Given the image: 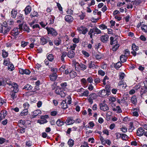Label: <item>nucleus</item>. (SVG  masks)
<instances>
[{
  "instance_id": "bf43d9fd",
  "label": "nucleus",
  "mask_w": 147,
  "mask_h": 147,
  "mask_svg": "<svg viewBox=\"0 0 147 147\" xmlns=\"http://www.w3.org/2000/svg\"><path fill=\"white\" fill-rule=\"evenodd\" d=\"M47 120L46 119H42V120H40L39 122V123L40 124H43L44 123H47Z\"/></svg>"
},
{
  "instance_id": "6e6552de",
  "label": "nucleus",
  "mask_w": 147,
  "mask_h": 147,
  "mask_svg": "<svg viewBox=\"0 0 147 147\" xmlns=\"http://www.w3.org/2000/svg\"><path fill=\"white\" fill-rule=\"evenodd\" d=\"M55 92L57 94L60 95L62 97H64L65 96V93L61 88L56 89L55 90Z\"/></svg>"
},
{
  "instance_id": "f8f14e48",
  "label": "nucleus",
  "mask_w": 147,
  "mask_h": 147,
  "mask_svg": "<svg viewBox=\"0 0 147 147\" xmlns=\"http://www.w3.org/2000/svg\"><path fill=\"white\" fill-rule=\"evenodd\" d=\"M65 20L67 22L70 23L73 22L74 18L71 16L67 15L65 16Z\"/></svg>"
},
{
  "instance_id": "a19ab883",
  "label": "nucleus",
  "mask_w": 147,
  "mask_h": 147,
  "mask_svg": "<svg viewBox=\"0 0 147 147\" xmlns=\"http://www.w3.org/2000/svg\"><path fill=\"white\" fill-rule=\"evenodd\" d=\"M119 44H116L112 48V50L113 51H115L117 50L119 47Z\"/></svg>"
},
{
  "instance_id": "603ef678",
  "label": "nucleus",
  "mask_w": 147,
  "mask_h": 147,
  "mask_svg": "<svg viewBox=\"0 0 147 147\" xmlns=\"http://www.w3.org/2000/svg\"><path fill=\"white\" fill-rule=\"evenodd\" d=\"M100 140L101 141L102 144L103 145H105L106 140L104 139L101 135H100Z\"/></svg>"
},
{
  "instance_id": "393cba45",
  "label": "nucleus",
  "mask_w": 147,
  "mask_h": 147,
  "mask_svg": "<svg viewBox=\"0 0 147 147\" xmlns=\"http://www.w3.org/2000/svg\"><path fill=\"white\" fill-rule=\"evenodd\" d=\"M17 13V11L15 9H13L11 11V17L13 18H15Z\"/></svg>"
},
{
  "instance_id": "5fc2aeb1",
  "label": "nucleus",
  "mask_w": 147,
  "mask_h": 147,
  "mask_svg": "<svg viewBox=\"0 0 147 147\" xmlns=\"http://www.w3.org/2000/svg\"><path fill=\"white\" fill-rule=\"evenodd\" d=\"M124 52L125 53L124 55L127 57V56H128L130 54L129 51L127 49L125 50Z\"/></svg>"
},
{
  "instance_id": "49530a36",
  "label": "nucleus",
  "mask_w": 147,
  "mask_h": 147,
  "mask_svg": "<svg viewBox=\"0 0 147 147\" xmlns=\"http://www.w3.org/2000/svg\"><path fill=\"white\" fill-rule=\"evenodd\" d=\"M28 113V110L27 109H25L21 113V116H25Z\"/></svg>"
},
{
  "instance_id": "f03ea898",
  "label": "nucleus",
  "mask_w": 147,
  "mask_h": 147,
  "mask_svg": "<svg viewBox=\"0 0 147 147\" xmlns=\"http://www.w3.org/2000/svg\"><path fill=\"white\" fill-rule=\"evenodd\" d=\"M46 29L47 31L48 34H50L53 37L56 36L58 34V33L56 30L52 28H49L47 27Z\"/></svg>"
},
{
  "instance_id": "2f4dec72",
  "label": "nucleus",
  "mask_w": 147,
  "mask_h": 147,
  "mask_svg": "<svg viewBox=\"0 0 147 147\" xmlns=\"http://www.w3.org/2000/svg\"><path fill=\"white\" fill-rule=\"evenodd\" d=\"M47 59L49 61L52 62L54 59V57L53 54H49L48 55Z\"/></svg>"
},
{
  "instance_id": "0eeeda50",
  "label": "nucleus",
  "mask_w": 147,
  "mask_h": 147,
  "mask_svg": "<svg viewBox=\"0 0 147 147\" xmlns=\"http://www.w3.org/2000/svg\"><path fill=\"white\" fill-rule=\"evenodd\" d=\"M100 109L104 111H106L109 109L107 105L105 103H101L100 104Z\"/></svg>"
},
{
  "instance_id": "f257e3e1",
  "label": "nucleus",
  "mask_w": 147,
  "mask_h": 147,
  "mask_svg": "<svg viewBox=\"0 0 147 147\" xmlns=\"http://www.w3.org/2000/svg\"><path fill=\"white\" fill-rule=\"evenodd\" d=\"M14 86H13V87L12 88V87L11 86L10 89L11 91L10 93V95L11 96V98L13 100H14L15 98H16L17 96L16 95V93H17L18 91V85H14Z\"/></svg>"
},
{
  "instance_id": "412c9836",
  "label": "nucleus",
  "mask_w": 147,
  "mask_h": 147,
  "mask_svg": "<svg viewBox=\"0 0 147 147\" xmlns=\"http://www.w3.org/2000/svg\"><path fill=\"white\" fill-rule=\"evenodd\" d=\"M61 40L59 37H58L55 39L54 40V42L55 45L57 46H58L61 43Z\"/></svg>"
},
{
  "instance_id": "5701e85b",
  "label": "nucleus",
  "mask_w": 147,
  "mask_h": 147,
  "mask_svg": "<svg viewBox=\"0 0 147 147\" xmlns=\"http://www.w3.org/2000/svg\"><path fill=\"white\" fill-rule=\"evenodd\" d=\"M57 125L60 127L64 124V121L60 119H58L56 122Z\"/></svg>"
},
{
  "instance_id": "b1692460",
  "label": "nucleus",
  "mask_w": 147,
  "mask_h": 147,
  "mask_svg": "<svg viewBox=\"0 0 147 147\" xmlns=\"http://www.w3.org/2000/svg\"><path fill=\"white\" fill-rule=\"evenodd\" d=\"M66 100H63L61 104V107L63 109H65L68 107V106L66 103Z\"/></svg>"
},
{
  "instance_id": "338daca9",
  "label": "nucleus",
  "mask_w": 147,
  "mask_h": 147,
  "mask_svg": "<svg viewBox=\"0 0 147 147\" xmlns=\"http://www.w3.org/2000/svg\"><path fill=\"white\" fill-rule=\"evenodd\" d=\"M87 81L90 83H92L93 81V79L91 77H89L87 79Z\"/></svg>"
},
{
  "instance_id": "c03bdc74",
  "label": "nucleus",
  "mask_w": 147,
  "mask_h": 147,
  "mask_svg": "<svg viewBox=\"0 0 147 147\" xmlns=\"http://www.w3.org/2000/svg\"><path fill=\"white\" fill-rule=\"evenodd\" d=\"M121 138L123 140H126L128 139V136L125 134H122L121 135Z\"/></svg>"
},
{
  "instance_id": "4468645a",
  "label": "nucleus",
  "mask_w": 147,
  "mask_h": 147,
  "mask_svg": "<svg viewBox=\"0 0 147 147\" xmlns=\"http://www.w3.org/2000/svg\"><path fill=\"white\" fill-rule=\"evenodd\" d=\"M18 29H19L18 28H14L11 32V34L13 36H16L18 35L19 33Z\"/></svg>"
},
{
  "instance_id": "052dcab7",
  "label": "nucleus",
  "mask_w": 147,
  "mask_h": 147,
  "mask_svg": "<svg viewBox=\"0 0 147 147\" xmlns=\"http://www.w3.org/2000/svg\"><path fill=\"white\" fill-rule=\"evenodd\" d=\"M29 106V105L27 102H26L23 104V106L25 109H27Z\"/></svg>"
},
{
  "instance_id": "680f3d73",
  "label": "nucleus",
  "mask_w": 147,
  "mask_h": 147,
  "mask_svg": "<svg viewBox=\"0 0 147 147\" xmlns=\"http://www.w3.org/2000/svg\"><path fill=\"white\" fill-rule=\"evenodd\" d=\"M73 42L76 43H77L79 42V38H74L73 40Z\"/></svg>"
},
{
  "instance_id": "ddd939ff",
  "label": "nucleus",
  "mask_w": 147,
  "mask_h": 147,
  "mask_svg": "<svg viewBox=\"0 0 147 147\" xmlns=\"http://www.w3.org/2000/svg\"><path fill=\"white\" fill-rule=\"evenodd\" d=\"M19 72L22 74L29 75L30 73V71L29 70L27 69H20Z\"/></svg>"
},
{
  "instance_id": "f3484780",
  "label": "nucleus",
  "mask_w": 147,
  "mask_h": 147,
  "mask_svg": "<svg viewBox=\"0 0 147 147\" xmlns=\"http://www.w3.org/2000/svg\"><path fill=\"white\" fill-rule=\"evenodd\" d=\"M25 12V14L26 15L28 14L31 11V8L29 5L27 6L24 10Z\"/></svg>"
},
{
  "instance_id": "8fccbe9b",
  "label": "nucleus",
  "mask_w": 147,
  "mask_h": 147,
  "mask_svg": "<svg viewBox=\"0 0 147 147\" xmlns=\"http://www.w3.org/2000/svg\"><path fill=\"white\" fill-rule=\"evenodd\" d=\"M8 69L10 71H12L14 69V65L13 64H10L8 66Z\"/></svg>"
},
{
  "instance_id": "774afa93",
  "label": "nucleus",
  "mask_w": 147,
  "mask_h": 147,
  "mask_svg": "<svg viewBox=\"0 0 147 147\" xmlns=\"http://www.w3.org/2000/svg\"><path fill=\"white\" fill-rule=\"evenodd\" d=\"M26 146L28 147H29L32 146V143L30 141H27L26 142Z\"/></svg>"
},
{
  "instance_id": "f704fd0d",
  "label": "nucleus",
  "mask_w": 147,
  "mask_h": 147,
  "mask_svg": "<svg viewBox=\"0 0 147 147\" xmlns=\"http://www.w3.org/2000/svg\"><path fill=\"white\" fill-rule=\"evenodd\" d=\"M131 100L132 103L133 104L136 103L137 101L136 96H133L131 98Z\"/></svg>"
},
{
  "instance_id": "e433bc0d",
  "label": "nucleus",
  "mask_w": 147,
  "mask_h": 147,
  "mask_svg": "<svg viewBox=\"0 0 147 147\" xmlns=\"http://www.w3.org/2000/svg\"><path fill=\"white\" fill-rule=\"evenodd\" d=\"M32 86L30 85L27 84L24 87L23 89H25L27 90H30L32 89Z\"/></svg>"
},
{
  "instance_id": "473e14b6",
  "label": "nucleus",
  "mask_w": 147,
  "mask_h": 147,
  "mask_svg": "<svg viewBox=\"0 0 147 147\" xmlns=\"http://www.w3.org/2000/svg\"><path fill=\"white\" fill-rule=\"evenodd\" d=\"M110 44L111 45H113L114 44H116L117 43V40L116 39H115L114 40V38L113 37H111L110 38Z\"/></svg>"
},
{
  "instance_id": "c9c22d12",
  "label": "nucleus",
  "mask_w": 147,
  "mask_h": 147,
  "mask_svg": "<svg viewBox=\"0 0 147 147\" xmlns=\"http://www.w3.org/2000/svg\"><path fill=\"white\" fill-rule=\"evenodd\" d=\"M69 75L71 78H73L75 77L77 75L76 73L74 71H72L70 72Z\"/></svg>"
},
{
  "instance_id": "c756f323",
  "label": "nucleus",
  "mask_w": 147,
  "mask_h": 147,
  "mask_svg": "<svg viewBox=\"0 0 147 147\" xmlns=\"http://www.w3.org/2000/svg\"><path fill=\"white\" fill-rule=\"evenodd\" d=\"M41 112L40 110H37L34 111L33 112V116H34V117H35L37 116L39 114H41Z\"/></svg>"
},
{
  "instance_id": "09e8293b",
  "label": "nucleus",
  "mask_w": 147,
  "mask_h": 147,
  "mask_svg": "<svg viewBox=\"0 0 147 147\" xmlns=\"http://www.w3.org/2000/svg\"><path fill=\"white\" fill-rule=\"evenodd\" d=\"M21 46L23 47H24L26 46L27 45L28 42H27L22 41L21 42Z\"/></svg>"
},
{
  "instance_id": "72a5a7b5",
  "label": "nucleus",
  "mask_w": 147,
  "mask_h": 147,
  "mask_svg": "<svg viewBox=\"0 0 147 147\" xmlns=\"http://www.w3.org/2000/svg\"><path fill=\"white\" fill-rule=\"evenodd\" d=\"M68 144L69 147H72L74 144V140L71 139H69L68 142Z\"/></svg>"
},
{
  "instance_id": "4d7b16f0",
  "label": "nucleus",
  "mask_w": 147,
  "mask_h": 147,
  "mask_svg": "<svg viewBox=\"0 0 147 147\" xmlns=\"http://www.w3.org/2000/svg\"><path fill=\"white\" fill-rule=\"evenodd\" d=\"M99 28L101 29H105L107 28V26L104 24H101L99 26Z\"/></svg>"
},
{
  "instance_id": "bb28decb",
  "label": "nucleus",
  "mask_w": 147,
  "mask_h": 147,
  "mask_svg": "<svg viewBox=\"0 0 147 147\" xmlns=\"http://www.w3.org/2000/svg\"><path fill=\"white\" fill-rule=\"evenodd\" d=\"M75 122V121L72 118H68L66 122L68 125L73 124Z\"/></svg>"
},
{
  "instance_id": "37998d69",
  "label": "nucleus",
  "mask_w": 147,
  "mask_h": 147,
  "mask_svg": "<svg viewBox=\"0 0 147 147\" xmlns=\"http://www.w3.org/2000/svg\"><path fill=\"white\" fill-rule=\"evenodd\" d=\"M30 16L32 18L35 17H37L38 16V13L34 11L31 13Z\"/></svg>"
},
{
  "instance_id": "9d476101",
  "label": "nucleus",
  "mask_w": 147,
  "mask_h": 147,
  "mask_svg": "<svg viewBox=\"0 0 147 147\" xmlns=\"http://www.w3.org/2000/svg\"><path fill=\"white\" fill-rule=\"evenodd\" d=\"M109 38V36L107 34L103 35L100 37L101 41L103 43H106L108 41Z\"/></svg>"
},
{
  "instance_id": "9b49d317",
  "label": "nucleus",
  "mask_w": 147,
  "mask_h": 147,
  "mask_svg": "<svg viewBox=\"0 0 147 147\" xmlns=\"http://www.w3.org/2000/svg\"><path fill=\"white\" fill-rule=\"evenodd\" d=\"M110 93V90H107L103 89L101 91L100 94L102 97H104L106 95H109Z\"/></svg>"
},
{
  "instance_id": "3c124183",
  "label": "nucleus",
  "mask_w": 147,
  "mask_h": 147,
  "mask_svg": "<svg viewBox=\"0 0 147 147\" xmlns=\"http://www.w3.org/2000/svg\"><path fill=\"white\" fill-rule=\"evenodd\" d=\"M122 65L121 63L120 62H118L117 63L115 64V67L116 69H118Z\"/></svg>"
},
{
  "instance_id": "de8ad7c7",
  "label": "nucleus",
  "mask_w": 147,
  "mask_h": 147,
  "mask_svg": "<svg viewBox=\"0 0 147 147\" xmlns=\"http://www.w3.org/2000/svg\"><path fill=\"white\" fill-rule=\"evenodd\" d=\"M134 127L133 123H130L129 124V128L128 130L130 131H132L134 129Z\"/></svg>"
},
{
  "instance_id": "c85d7f7f",
  "label": "nucleus",
  "mask_w": 147,
  "mask_h": 147,
  "mask_svg": "<svg viewBox=\"0 0 147 147\" xmlns=\"http://www.w3.org/2000/svg\"><path fill=\"white\" fill-rule=\"evenodd\" d=\"M55 18V17L53 16H51L50 17L48 18L49 21L48 22L49 24H52L54 23V20Z\"/></svg>"
},
{
  "instance_id": "4be33fe9",
  "label": "nucleus",
  "mask_w": 147,
  "mask_h": 147,
  "mask_svg": "<svg viewBox=\"0 0 147 147\" xmlns=\"http://www.w3.org/2000/svg\"><path fill=\"white\" fill-rule=\"evenodd\" d=\"M7 25V24H5V26H4V28L3 29L4 30V32H3V34H7L8 32H9L11 29V28L9 27H6V25Z\"/></svg>"
},
{
  "instance_id": "7ed1b4c3",
  "label": "nucleus",
  "mask_w": 147,
  "mask_h": 147,
  "mask_svg": "<svg viewBox=\"0 0 147 147\" xmlns=\"http://www.w3.org/2000/svg\"><path fill=\"white\" fill-rule=\"evenodd\" d=\"M97 97V95L95 93L90 94L87 98L88 102L90 104L93 103V100L96 99Z\"/></svg>"
},
{
  "instance_id": "aec40b11",
  "label": "nucleus",
  "mask_w": 147,
  "mask_h": 147,
  "mask_svg": "<svg viewBox=\"0 0 147 147\" xmlns=\"http://www.w3.org/2000/svg\"><path fill=\"white\" fill-rule=\"evenodd\" d=\"M94 30V34L93 35L94 36L95 34H100L101 33V31L98 28L96 27L95 26L93 28Z\"/></svg>"
},
{
  "instance_id": "0e129e2a",
  "label": "nucleus",
  "mask_w": 147,
  "mask_h": 147,
  "mask_svg": "<svg viewBox=\"0 0 147 147\" xmlns=\"http://www.w3.org/2000/svg\"><path fill=\"white\" fill-rule=\"evenodd\" d=\"M1 114L3 116L5 117L6 116L7 114L6 113V111L5 110H2L1 113Z\"/></svg>"
},
{
  "instance_id": "ea45409f",
  "label": "nucleus",
  "mask_w": 147,
  "mask_h": 147,
  "mask_svg": "<svg viewBox=\"0 0 147 147\" xmlns=\"http://www.w3.org/2000/svg\"><path fill=\"white\" fill-rule=\"evenodd\" d=\"M141 28L142 30L144 32H147V26L144 25L142 24L141 25Z\"/></svg>"
},
{
  "instance_id": "dca6fc26",
  "label": "nucleus",
  "mask_w": 147,
  "mask_h": 147,
  "mask_svg": "<svg viewBox=\"0 0 147 147\" xmlns=\"http://www.w3.org/2000/svg\"><path fill=\"white\" fill-rule=\"evenodd\" d=\"M67 56L70 58H72L74 57L75 55V53L72 50L69 51L67 53Z\"/></svg>"
},
{
  "instance_id": "58836bf2",
  "label": "nucleus",
  "mask_w": 147,
  "mask_h": 147,
  "mask_svg": "<svg viewBox=\"0 0 147 147\" xmlns=\"http://www.w3.org/2000/svg\"><path fill=\"white\" fill-rule=\"evenodd\" d=\"M67 55V53L66 52H63L62 53V55L61 57V60L62 61H64V57H65Z\"/></svg>"
},
{
  "instance_id": "6ab92c4d",
  "label": "nucleus",
  "mask_w": 147,
  "mask_h": 147,
  "mask_svg": "<svg viewBox=\"0 0 147 147\" xmlns=\"http://www.w3.org/2000/svg\"><path fill=\"white\" fill-rule=\"evenodd\" d=\"M77 65L78 67L80 66L81 70L83 71H84L87 68V66L82 63H80V64H78Z\"/></svg>"
},
{
  "instance_id": "79ce46f5",
  "label": "nucleus",
  "mask_w": 147,
  "mask_h": 147,
  "mask_svg": "<svg viewBox=\"0 0 147 147\" xmlns=\"http://www.w3.org/2000/svg\"><path fill=\"white\" fill-rule=\"evenodd\" d=\"M8 53V52L6 51L5 50H2V57L3 58H5L7 57Z\"/></svg>"
},
{
  "instance_id": "1a4fd4ad",
  "label": "nucleus",
  "mask_w": 147,
  "mask_h": 147,
  "mask_svg": "<svg viewBox=\"0 0 147 147\" xmlns=\"http://www.w3.org/2000/svg\"><path fill=\"white\" fill-rule=\"evenodd\" d=\"M144 130L142 128L139 127L137 131L136 134L137 136H141L144 135Z\"/></svg>"
},
{
  "instance_id": "6e6d98bb",
  "label": "nucleus",
  "mask_w": 147,
  "mask_h": 147,
  "mask_svg": "<svg viewBox=\"0 0 147 147\" xmlns=\"http://www.w3.org/2000/svg\"><path fill=\"white\" fill-rule=\"evenodd\" d=\"M9 63V59H5L4 61L3 64L4 65L7 66Z\"/></svg>"
},
{
  "instance_id": "7c9ffc66",
  "label": "nucleus",
  "mask_w": 147,
  "mask_h": 147,
  "mask_svg": "<svg viewBox=\"0 0 147 147\" xmlns=\"http://www.w3.org/2000/svg\"><path fill=\"white\" fill-rule=\"evenodd\" d=\"M89 92L88 90H85L83 91V93H81L80 95L81 96H88Z\"/></svg>"
},
{
  "instance_id": "a18cd8bd",
  "label": "nucleus",
  "mask_w": 147,
  "mask_h": 147,
  "mask_svg": "<svg viewBox=\"0 0 147 147\" xmlns=\"http://www.w3.org/2000/svg\"><path fill=\"white\" fill-rule=\"evenodd\" d=\"M132 49L133 51H137L139 49L138 47L136 46L135 44H132Z\"/></svg>"
},
{
  "instance_id": "2eb2a0df",
  "label": "nucleus",
  "mask_w": 147,
  "mask_h": 147,
  "mask_svg": "<svg viewBox=\"0 0 147 147\" xmlns=\"http://www.w3.org/2000/svg\"><path fill=\"white\" fill-rule=\"evenodd\" d=\"M5 82L6 83V84H8L9 85V88L10 89V88L11 87H12V88H14L13 86H14V85H15V84L16 85H17L16 83H12L11 81H10L9 80L7 79H5Z\"/></svg>"
},
{
  "instance_id": "20e7f679",
  "label": "nucleus",
  "mask_w": 147,
  "mask_h": 147,
  "mask_svg": "<svg viewBox=\"0 0 147 147\" xmlns=\"http://www.w3.org/2000/svg\"><path fill=\"white\" fill-rule=\"evenodd\" d=\"M140 89V92L141 93H145L147 92V81H144Z\"/></svg>"
},
{
  "instance_id": "a211bd4d",
  "label": "nucleus",
  "mask_w": 147,
  "mask_h": 147,
  "mask_svg": "<svg viewBox=\"0 0 147 147\" xmlns=\"http://www.w3.org/2000/svg\"><path fill=\"white\" fill-rule=\"evenodd\" d=\"M57 75L55 74H52L49 76L50 80L52 81H55L57 79Z\"/></svg>"
},
{
  "instance_id": "e2e57ef3",
  "label": "nucleus",
  "mask_w": 147,
  "mask_h": 147,
  "mask_svg": "<svg viewBox=\"0 0 147 147\" xmlns=\"http://www.w3.org/2000/svg\"><path fill=\"white\" fill-rule=\"evenodd\" d=\"M126 103V101L125 98H122L121 100H120V105H123V104H125Z\"/></svg>"
},
{
  "instance_id": "cd10ccee",
  "label": "nucleus",
  "mask_w": 147,
  "mask_h": 147,
  "mask_svg": "<svg viewBox=\"0 0 147 147\" xmlns=\"http://www.w3.org/2000/svg\"><path fill=\"white\" fill-rule=\"evenodd\" d=\"M127 57L124 55H121L120 57V60L121 62H125L127 60Z\"/></svg>"
},
{
  "instance_id": "69168bd1",
  "label": "nucleus",
  "mask_w": 147,
  "mask_h": 147,
  "mask_svg": "<svg viewBox=\"0 0 147 147\" xmlns=\"http://www.w3.org/2000/svg\"><path fill=\"white\" fill-rule=\"evenodd\" d=\"M57 6L59 10L62 11V7H61L60 4L58 3H57Z\"/></svg>"
},
{
  "instance_id": "423d86ee",
  "label": "nucleus",
  "mask_w": 147,
  "mask_h": 147,
  "mask_svg": "<svg viewBox=\"0 0 147 147\" xmlns=\"http://www.w3.org/2000/svg\"><path fill=\"white\" fill-rule=\"evenodd\" d=\"M19 29L21 30L23 29V30L26 31L27 32H30V29L26 24H25L23 26V28H22V24L19 25Z\"/></svg>"
},
{
  "instance_id": "a878e982",
  "label": "nucleus",
  "mask_w": 147,
  "mask_h": 147,
  "mask_svg": "<svg viewBox=\"0 0 147 147\" xmlns=\"http://www.w3.org/2000/svg\"><path fill=\"white\" fill-rule=\"evenodd\" d=\"M40 43L42 45H44L47 42V40L44 37H42L40 39Z\"/></svg>"
},
{
  "instance_id": "4c0bfd02",
  "label": "nucleus",
  "mask_w": 147,
  "mask_h": 147,
  "mask_svg": "<svg viewBox=\"0 0 147 147\" xmlns=\"http://www.w3.org/2000/svg\"><path fill=\"white\" fill-rule=\"evenodd\" d=\"M94 30L93 28L92 29H90L88 32V34L90 35V37L92 39L93 38L92 34H94Z\"/></svg>"
},
{
  "instance_id": "13d9d810",
  "label": "nucleus",
  "mask_w": 147,
  "mask_h": 147,
  "mask_svg": "<svg viewBox=\"0 0 147 147\" xmlns=\"http://www.w3.org/2000/svg\"><path fill=\"white\" fill-rule=\"evenodd\" d=\"M109 78H108V77L106 76H105L104 78L102 81V82H103V84L105 85H106V82H105V81H106V80H109Z\"/></svg>"
},
{
  "instance_id": "864d4df0",
  "label": "nucleus",
  "mask_w": 147,
  "mask_h": 147,
  "mask_svg": "<svg viewBox=\"0 0 147 147\" xmlns=\"http://www.w3.org/2000/svg\"><path fill=\"white\" fill-rule=\"evenodd\" d=\"M98 74L101 76H103L105 75V72L102 70H100L98 71Z\"/></svg>"
},
{
  "instance_id": "39448f33",
  "label": "nucleus",
  "mask_w": 147,
  "mask_h": 147,
  "mask_svg": "<svg viewBox=\"0 0 147 147\" xmlns=\"http://www.w3.org/2000/svg\"><path fill=\"white\" fill-rule=\"evenodd\" d=\"M77 30L80 33H82L84 34H86L88 31L87 28L83 26H81L78 28Z\"/></svg>"
}]
</instances>
